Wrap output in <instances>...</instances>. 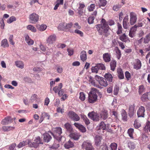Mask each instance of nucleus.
Returning a JSON list of instances; mask_svg holds the SVG:
<instances>
[{
  "label": "nucleus",
  "mask_w": 150,
  "mask_h": 150,
  "mask_svg": "<svg viewBox=\"0 0 150 150\" xmlns=\"http://www.w3.org/2000/svg\"><path fill=\"white\" fill-rule=\"evenodd\" d=\"M101 22L102 24L97 25L98 31L100 35H102L103 33H106L108 31L109 27L108 25V24L110 26L114 25L115 24L114 21L112 20H110L108 22V24L105 22V19H102Z\"/></svg>",
  "instance_id": "1"
},
{
  "label": "nucleus",
  "mask_w": 150,
  "mask_h": 150,
  "mask_svg": "<svg viewBox=\"0 0 150 150\" xmlns=\"http://www.w3.org/2000/svg\"><path fill=\"white\" fill-rule=\"evenodd\" d=\"M54 132L53 135L58 142L62 143L65 141L64 137L61 135L62 131V129L60 127H58L55 128L54 130Z\"/></svg>",
  "instance_id": "2"
},
{
  "label": "nucleus",
  "mask_w": 150,
  "mask_h": 150,
  "mask_svg": "<svg viewBox=\"0 0 150 150\" xmlns=\"http://www.w3.org/2000/svg\"><path fill=\"white\" fill-rule=\"evenodd\" d=\"M100 92L96 88H92L88 94V101L90 103L95 102L97 100V94Z\"/></svg>",
  "instance_id": "3"
},
{
  "label": "nucleus",
  "mask_w": 150,
  "mask_h": 150,
  "mask_svg": "<svg viewBox=\"0 0 150 150\" xmlns=\"http://www.w3.org/2000/svg\"><path fill=\"white\" fill-rule=\"evenodd\" d=\"M82 148L86 150H94V148L91 142L89 141H84L83 143Z\"/></svg>",
  "instance_id": "4"
},
{
  "label": "nucleus",
  "mask_w": 150,
  "mask_h": 150,
  "mask_svg": "<svg viewBox=\"0 0 150 150\" xmlns=\"http://www.w3.org/2000/svg\"><path fill=\"white\" fill-rule=\"evenodd\" d=\"M29 21L30 23L34 24L37 22L39 20V15L35 13L31 14L29 16Z\"/></svg>",
  "instance_id": "5"
},
{
  "label": "nucleus",
  "mask_w": 150,
  "mask_h": 150,
  "mask_svg": "<svg viewBox=\"0 0 150 150\" xmlns=\"http://www.w3.org/2000/svg\"><path fill=\"white\" fill-rule=\"evenodd\" d=\"M106 129V126L105 124L103 122H101L97 126L96 129L98 133L102 134L104 132V130Z\"/></svg>",
  "instance_id": "6"
},
{
  "label": "nucleus",
  "mask_w": 150,
  "mask_h": 150,
  "mask_svg": "<svg viewBox=\"0 0 150 150\" xmlns=\"http://www.w3.org/2000/svg\"><path fill=\"white\" fill-rule=\"evenodd\" d=\"M56 36L54 35H50L46 39L47 44L48 45L52 44L56 40Z\"/></svg>",
  "instance_id": "7"
},
{
  "label": "nucleus",
  "mask_w": 150,
  "mask_h": 150,
  "mask_svg": "<svg viewBox=\"0 0 150 150\" xmlns=\"http://www.w3.org/2000/svg\"><path fill=\"white\" fill-rule=\"evenodd\" d=\"M68 115L71 120L75 121H78L80 119L79 115L73 111H70L68 114Z\"/></svg>",
  "instance_id": "8"
},
{
  "label": "nucleus",
  "mask_w": 150,
  "mask_h": 150,
  "mask_svg": "<svg viewBox=\"0 0 150 150\" xmlns=\"http://www.w3.org/2000/svg\"><path fill=\"white\" fill-rule=\"evenodd\" d=\"M88 116L93 121H97L99 120V117L97 114L93 112H89L88 114Z\"/></svg>",
  "instance_id": "9"
},
{
  "label": "nucleus",
  "mask_w": 150,
  "mask_h": 150,
  "mask_svg": "<svg viewBox=\"0 0 150 150\" xmlns=\"http://www.w3.org/2000/svg\"><path fill=\"white\" fill-rule=\"evenodd\" d=\"M130 23L131 25H134L136 22L137 17L136 14L133 12L130 13Z\"/></svg>",
  "instance_id": "10"
},
{
  "label": "nucleus",
  "mask_w": 150,
  "mask_h": 150,
  "mask_svg": "<svg viewBox=\"0 0 150 150\" xmlns=\"http://www.w3.org/2000/svg\"><path fill=\"white\" fill-rule=\"evenodd\" d=\"M145 110L144 107L140 106L137 112V115L138 117H144Z\"/></svg>",
  "instance_id": "11"
},
{
  "label": "nucleus",
  "mask_w": 150,
  "mask_h": 150,
  "mask_svg": "<svg viewBox=\"0 0 150 150\" xmlns=\"http://www.w3.org/2000/svg\"><path fill=\"white\" fill-rule=\"evenodd\" d=\"M35 142L33 143L32 147H33L37 148L39 144H42L41 142V140L40 137H38L36 138L34 140Z\"/></svg>",
  "instance_id": "12"
},
{
  "label": "nucleus",
  "mask_w": 150,
  "mask_h": 150,
  "mask_svg": "<svg viewBox=\"0 0 150 150\" xmlns=\"http://www.w3.org/2000/svg\"><path fill=\"white\" fill-rule=\"evenodd\" d=\"M30 143L31 142L30 140L29 139H27L25 141H23L22 142H20L17 146V147L18 148H20L28 144H30Z\"/></svg>",
  "instance_id": "13"
},
{
  "label": "nucleus",
  "mask_w": 150,
  "mask_h": 150,
  "mask_svg": "<svg viewBox=\"0 0 150 150\" xmlns=\"http://www.w3.org/2000/svg\"><path fill=\"white\" fill-rule=\"evenodd\" d=\"M74 126L78 128L81 132H86V129L85 127L79 123H75L74 124Z\"/></svg>",
  "instance_id": "14"
},
{
  "label": "nucleus",
  "mask_w": 150,
  "mask_h": 150,
  "mask_svg": "<svg viewBox=\"0 0 150 150\" xmlns=\"http://www.w3.org/2000/svg\"><path fill=\"white\" fill-rule=\"evenodd\" d=\"M102 139V137L99 135H96L95 138V144L97 146H99L101 144Z\"/></svg>",
  "instance_id": "15"
},
{
  "label": "nucleus",
  "mask_w": 150,
  "mask_h": 150,
  "mask_svg": "<svg viewBox=\"0 0 150 150\" xmlns=\"http://www.w3.org/2000/svg\"><path fill=\"white\" fill-rule=\"evenodd\" d=\"M141 67V61L137 59L135 60V62L134 63V68L137 70L140 69Z\"/></svg>",
  "instance_id": "16"
},
{
  "label": "nucleus",
  "mask_w": 150,
  "mask_h": 150,
  "mask_svg": "<svg viewBox=\"0 0 150 150\" xmlns=\"http://www.w3.org/2000/svg\"><path fill=\"white\" fill-rule=\"evenodd\" d=\"M150 95V93L147 92L143 94L141 97V99L143 101H145L149 99V96Z\"/></svg>",
  "instance_id": "17"
},
{
  "label": "nucleus",
  "mask_w": 150,
  "mask_h": 150,
  "mask_svg": "<svg viewBox=\"0 0 150 150\" xmlns=\"http://www.w3.org/2000/svg\"><path fill=\"white\" fill-rule=\"evenodd\" d=\"M128 16H126L124 18L123 21V26L125 29H127L128 27Z\"/></svg>",
  "instance_id": "18"
},
{
  "label": "nucleus",
  "mask_w": 150,
  "mask_h": 150,
  "mask_svg": "<svg viewBox=\"0 0 150 150\" xmlns=\"http://www.w3.org/2000/svg\"><path fill=\"white\" fill-rule=\"evenodd\" d=\"M103 58L105 62H109L111 60L110 55L108 53L103 54Z\"/></svg>",
  "instance_id": "19"
},
{
  "label": "nucleus",
  "mask_w": 150,
  "mask_h": 150,
  "mask_svg": "<svg viewBox=\"0 0 150 150\" xmlns=\"http://www.w3.org/2000/svg\"><path fill=\"white\" fill-rule=\"evenodd\" d=\"M11 119L10 117H7L1 121V124L3 125H7L11 122Z\"/></svg>",
  "instance_id": "20"
},
{
  "label": "nucleus",
  "mask_w": 150,
  "mask_h": 150,
  "mask_svg": "<svg viewBox=\"0 0 150 150\" xmlns=\"http://www.w3.org/2000/svg\"><path fill=\"white\" fill-rule=\"evenodd\" d=\"M25 40L27 43L29 45H32L34 43L33 41L30 38L29 36L27 34L25 36Z\"/></svg>",
  "instance_id": "21"
},
{
  "label": "nucleus",
  "mask_w": 150,
  "mask_h": 150,
  "mask_svg": "<svg viewBox=\"0 0 150 150\" xmlns=\"http://www.w3.org/2000/svg\"><path fill=\"white\" fill-rule=\"evenodd\" d=\"M120 39L122 41L125 42H130L128 38L125 33L120 37Z\"/></svg>",
  "instance_id": "22"
},
{
  "label": "nucleus",
  "mask_w": 150,
  "mask_h": 150,
  "mask_svg": "<svg viewBox=\"0 0 150 150\" xmlns=\"http://www.w3.org/2000/svg\"><path fill=\"white\" fill-rule=\"evenodd\" d=\"M70 137L74 140H78L81 136L79 133H71L70 135Z\"/></svg>",
  "instance_id": "23"
},
{
  "label": "nucleus",
  "mask_w": 150,
  "mask_h": 150,
  "mask_svg": "<svg viewBox=\"0 0 150 150\" xmlns=\"http://www.w3.org/2000/svg\"><path fill=\"white\" fill-rule=\"evenodd\" d=\"M80 57L81 59L84 62L87 59V55L86 52L85 51H82L81 53Z\"/></svg>",
  "instance_id": "24"
},
{
  "label": "nucleus",
  "mask_w": 150,
  "mask_h": 150,
  "mask_svg": "<svg viewBox=\"0 0 150 150\" xmlns=\"http://www.w3.org/2000/svg\"><path fill=\"white\" fill-rule=\"evenodd\" d=\"M44 135V140L45 142H48L52 139V137L47 133H45L43 134Z\"/></svg>",
  "instance_id": "25"
},
{
  "label": "nucleus",
  "mask_w": 150,
  "mask_h": 150,
  "mask_svg": "<svg viewBox=\"0 0 150 150\" xmlns=\"http://www.w3.org/2000/svg\"><path fill=\"white\" fill-rule=\"evenodd\" d=\"M117 73L118 77L120 79H122L124 78V76L123 71L121 68H119L117 69Z\"/></svg>",
  "instance_id": "26"
},
{
  "label": "nucleus",
  "mask_w": 150,
  "mask_h": 150,
  "mask_svg": "<svg viewBox=\"0 0 150 150\" xmlns=\"http://www.w3.org/2000/svg\"><path fill=\"white\" fill-rule=\"evenodd\" d=\"M101 117L103 120H105L108 117V114L106 110L102 111L100 113Z\"/></svg>",
  "instance_id": "27"
},
{
  "label": "nucleus",
  "mask_w": 150,
  "mask_h": 150,
  "mask_svg": "<svg viewBox=\"0 0 150 150\" xmlns=\"http://www.w3.org/2000/svg\"><path fill=\"white\" fill-rule=\"evenodd\" d=\"M74 146V143L70 140H69L67 142L64 144L65 147L67 149L73 147Z\"/></svg>",
  "instance_id": "28"
},
{
  "label": "nucleus",
  "mask_w": 150,
  "mask_h": 150,
  "mask_svg": "<svg viewBox=\"0 0 150 150\" xmlns=\"http://www.w3.org/2000/svg\"><path fill=\"white\" fill-rule=\"evenodd\" d=\"M1 46L4 48L8 47L9 46V44L6 39H4L1 41Z\"/></svg>",
  "instance_id": "29"
},
{
  "label": "nucleus",
  "mask_w": 150,
  "mask_h": 150,
  "mask_svg": "<svg viewBox=\"0 0 150 150\" xmlns=\"http://www.w3.org/2000/svg\"><path fill=\"white\" fill-rule=\"evenodd\" d=\"M104 77L106 79V80H107L109 82H111L112 81L113 77L110 73L106 74L105 75Z\"/></svg>",
  "instance_id": "30"
},
{
  "label": "nucleus",
  "mask_w": 150,
  "mask_h": 150,
  "mask_svg": "<svg viewBox=\"0 0 150 150\" xmlns=\"http://www.w3.org/2000/svg\"><path fill=\"white\" fill-rule=\"evenodd\" d=\"M36 27L38 29L41 31H43L45 30L47 28V26L45 24H42L41 25H37Z\"/></svg>",
  "instance_id": "31"
},
{
  "label": "nucleus",
  "mask_w": 150,
  "mask_h": 150,
  "mask_svg": "<svg viewBox=\"0 0 150 150\" xmlns=\"http://www.w3.org/2000/svg\"><path fill=\"white\" fill-rule=\"evenodd\" d=\"M15 64L17 67L21 69H23L24 67V64L22 61H16L15 62Z\"/></svg>",
  "instance_id": "32"
},
{
  "label": "nucleus",
  "mask_w": 150,
  "mask_h": 150,
  "mask_svg": "<svg viewBox=\"0 0 150 150\" xmlns=\"http://www.w3.org/2000/svg\"><path fill=\"white\" fill-rule=\"evenodd\" d=\"M99 84L101 86L104 87H106L108 85V83L105 79L103 78L100 82Z\"/></svg>",
  "instance_id": "33"
},
{
  "label": "nucleus",
  "mask_w": 150,
  "mask_h": 150,
  "mask_svg": "<svg viewBox=\"0 0 150 150\" xmlns=\"http://www.w3.org/2000/svg\"><path fill=\"white\" fill-rule=\"evenodd\" d=\"M81 118L83 120L86 125H88L90 124V122L89 120L86 115L81 114Z\"/></svg>",
  "instance_id": "34"
},
{
  "label": "nucleus",
  "mask_w": 150,
  "mask_h": 150,
  "mask_svg": "<svg viewBox=\"0 0 150 150\" xmlns=\"http://www.w3.org/2000/svg\"><path fill=\"white\" fill-rule=\"evenodd\" d=\"M64 127L67 131L71 132L73 131V129L71 125L69 123H66L64 125Z\"/></svg>",
  "instance_id": "35"
},
{
  "label": "nucleus",
  "mask_w": 150,
  "mask_h": 150,
  "mask_svg": "<svg viewBox=\"0 0 150 150\" xmlns=\"http://www.w3.org/2000/svg\"><path fill=\"white\" fill-rule=\"evenodd\" d=\"M129 115L131 117L133 116L134 111V105H132L129 106Z\"/></svg>",
  "instance_id": "36"
},
{
  "label": "nucleus",
  "mask_w": 150,
  "mask_h": 150,
  "mask_svg": "<svg viewBox=\"0 0 150 150\" xmlns=\"http://www.w3.org/2000/svg\"><path fill=\"white\" fill-rule=\"evenodd\" d=\"M14 127L11 126H4L2 127L3 130L5 132H8L14 129Z\"/></svg>",
  "instance_id": "37"
},
{
  "label": "nucleus",
  "mask_w": 150,
  "mask_h": 150,
  "mask_svg": "<svg viewBox=\"0 0 150 150\" xmlns=\"http://www.w3.org/2000/svg\"><path fill=\"white\" fill-rule=\"evenodd\" d=\"M99 69L98 64L94 67H92L91 70L92 72L95 73H97Z\"/></svg>",
  "instance_id": "38"
},
{
  "label": "nucleus",
  "mask_w": 150,
  "mask_h": 150,
  "mask_svg": "<svg viewBox=\"0 0 150 150\" xmlns=\"http://www.w3.org/2000/svg\"><path fill=\"white\" fill-rule=\"evenodd\" d=\"M116 62L115 61H112L110 62L111 69L112 71L115 70V68L116 67Z\"/></svg>",
  "instance_id": "39"
},
{
  "label": "nucleus",
  "mask_w": 150,
  "mask_h": 150,
  "mask_svg": "<svg viewBox=\"0 0 150 150\" xmlns=\"http://www.w3.org/2000/svg\"><path fill=\"white\" fill-rule=\"evenodd\" d=\"M117 33L119 35L122 33V28L121 24L118 23L117 24Z\"/></svg>",
  "instance_id": "40"
},
{
  "label": "nucleus",
  "mask_w": 150,
  "mask_h": 150,
  "mask_svg": "<svg viewBox=\"0 0 150 150\" xmlns=\"http://www.w3.org/2000/svg\"><path fill=\"white\" fill-rule=\"evenodd\" d=\"M27 28L33 32L35 33L36 31V29L35 27L31 25H28L27 27Z\"/></svg>",
  "instance_id": "41"
},
{
  "label": "nucleus",
  "mask_w": 150,
  "mask_h": 150,
  "mask_svg": "<svg viewBox=\"0 0 150 150\" xmlns=\"http://www.w3.org/2000/svg\"><path fill=\"white\" fill-rule=\"evenodd\" d=\"M145 88L143 85L139 86L138 92L140 94L145 91Z\"/></svg>",
  "instance_id": "42"
},
{
  "label": "nucleus",
  "mask_w": 150,
  "mask_h": 150,
  "mask_svg": "<svg viewBox=\"0 0 150 150\" xmlns=\"http://www.w3.org/2000/svg\"><path fill=\"white\" fill-rule=\"evenodd\" d=\"M150 41V33L146 35L144 38V43H148Z\"/></svg>",
  "instance_id": "43"
},
{
  "label": "nucleus",
  "mask_w": 150,
  "mask_h": 150,
  "mask_svg": "<svg viewBox=\"0 0 150 150\" xmlns=\"http://www.w3.org/2000/svg\"><path fill=\"white\" fill-rule=\"evenodd\" d=\"M37 98V95L36 94H34L31 97L29 102L30 103H33L35 100Z\"/></svg>",
  "instance_id": "44"
},
{
  "label": "nucleus",
  "mask_w": 150,
  "mask_h": 150,
  "mask_svg": "<svg viewBox=\"0 0 150 150\" xmlns=\"http://www.w3.org/2000/svg\"><path fill=\"white\" fill-rule=\"evenodd\" d=\"M16 19L15 17L12 16L7 20V22L8 23H11L13 21H16Z\"/></svg>",
  "instance_id": "45"
},
{
  "label": "nucleus",
  "mask_w": 150,
  "mask_h": 150,
  "mask_svg": "<svg viewBox=\"0 0 150 150\" xmlns=\"http://www.w3.org/2000/svg\"><path fill=\"white\" fill-rule=\"evenodd\" d=\"M128 146L130 149H133L135 148V145L132 142H129L128 143Z\"/></svg>",
  "instance_id": "46"
},
{
  "label": "nucleus",
  "mask_w": 150,
  "mask_h": 150,
  "mask_svg": "<svg viewBox=\"0 0 150 150\" xmlns=\"http://www.w3.org/2000/svg\"><path fill=\"white\" fill-rule=\"evenodd\" d=\"M65 24L64 23H61L59 24L58 28L60 30H64L65 29Z\"/></svg>",
  "instance_id": "47"
},
{
  "label": "nucleus",
  "mask_w": 150,
  "mask_h": 150,
  "mask_svg": "<svg viewBox=\"0 0 150 150\" xmlns=\"http://www.w3.org/2000/svg\"><path fill=\"white\" fill-rule=\"evenodd\" d=\"M110 146L112 150H116L117 149V144L115 143H113L111 144Z\"/></svg>",
  "instance_id": "48"
},
{
  "label": "nucleus",
  "mask_w": 150,
  "mask_h": 150,
  "mask_svg": "<svg viewBox=\"0 0 150 150\" xmlns=\"http://www.w3.org/2000/svg\"><path fill=\"white\" fill-rule=\"evenodd\" d=\"M116 52L117 54V59H119L121 56V54L120 50L118 48L116 50Z\"/></svg>",
  "instance_id": "49"
},
{
  "label": "nucleus",
  "mask_w": 150,
  "mask_h": 150,
  "mask_svg": "<svg viewBox=\"0 0 150 150\" xmlns=\"http://www.w3.org/2000/svg\"><path fill=\"white\" fill-rule=\"evenodd\" d=\"M79 94V99L81 100H84L85 99V95L84 93L83 92H81Z\"/></svg>",
  "instance_id": "50"
},
{
  "label": "nucleus",
  "mask_w": 150,
  "mask_h": 150,
  "mask_svg": "<svg viewBox=\"0 0 150 150\" xmlns=\"http://www.w3.org/2000/svg\"><path fill=\"white\" fill-rule=\"evenodd\" d=\"M99 5L100 6H104L107 4V1L106 0H99Z\"/></svg>",
  "instance_id": "51"
},
{
  "label": "nucleus",
  "mask_w": 150,
  "mask_h": 150,
  "mask_svg": "<svg viewBox=\"0 0 150 150\" xmlns=\"http://www.w3.org/2000/svg\"><path fill=\"white\" fill-rule=\"evenodd\" d=\"M94 18V17L93 16H91L88 18V23L89 24L93 23Z\"/></svg>",
  "instance_id": "52"
},
{
  "label": "nucleus",
  "mask_w": 150,
  "mask_h": 150,
  "mask_svg": "<svg viewBox=\"0 0 150 150\" xmlns=\"http://www.w3.org/2000/svg\"><path fill=\"white\" fill-rule=\"evenodd\" d=\"M134 132V129L132 128H130L128 130V133L131 138H133V134Z\"/></svg>",
  "instance_id": "53"
},
{
  "label": "nucleus",
  "mask_w": 150,
  "mask_h": 150,
  "mask_svg": "<svg viewBox=\"0 0 150 150\" xmlns=\"http://www.w3.org/2000/svg\"><path fill=\"white\" fill-rule=\"evenodd\" d=\"M121 5L119 4H116L114 6L113 9L114 11H117L120 8H121Z\"/></svg>",
  "instance_id": "54"
},
{
  "label": "nucleus",
  "mask_w": 150,
  "mask_h": 150,
  "mask_svg": "<svg viewBox=\"0 0 150 150\" xmlns=\"http://www.w3.org/2000/svg\"><path fill=\"white\" fill-rule=\"evenodd\" d=\"M121 115L122 119L126 121L127 118L126 112L124 110L121 113Z\"/></svg>",
  "instance_id": "55"
},
{
  "label": "nucleus",
  "mask_w": 150,
  "mask_h": 150,
  "mask_svg": "<svg viewBox=\"0 0 150 150\" xmlns=\"http://www.w3.org/2000/svg\"><path fill=\"white\" fill-rule=\"evenodd\" d=\"M145 130H149L150 132V122L147 121L146 122V125L144 127Z\"/></svg>",
  "instance_id": "56"
},
{
  "label": "nucleus",
  "mask_w": 150,
  "mask_h": 150,
  "mask_svg": "<svg viewBox=\"0 0 150 150\" xmlns=\"http://www.w3.org/2000/svg\"><path fill=\"white\" fill-rule=\"evenodd\" d=\"M95 4H91L90 6L88 7V9L89 11H93L94 9Z\"/></svg>",
  "instance_id": "57"
},
{
  "label": "nucleus",
  "mask_w": 150,
  "mask_h": 150,
  "mask_svg": "<svg viewBox=\"0 0 150 150\" xmlns=\"http://www.w3.org/2000/svg\"><path fill=\"white\" fill-rule=\"evenodd\" d=\"M74 33L79 34L81 37H83V33L78 29H76L75 30H74Z\"/></svg>",
  "instance_id": "58"
},
{
  "label": "nucleus",
  "mask_w": 150,
  "mask_h": 150,
  "mask_svg": "<svg viewBox=\"0 0 150 150\" xmlns=\"http://www.w3.org/2000/svg\"><path fill=\"white\" fill-rule=\"evenodd\" d=\"M98 67L99 69H101L102 70H105V65L102 64H98Z\"/></svg>",
  "instance_id": "59"
},
{
  "label": "nucleus",
  "mask_w": 150,
  "mask_h": 150,
  "mask_svg": "<svg viewBox=\"0 0 150 150\" xmlns=\"http://www.w3.org/2000/svg\"><path fill=\"white\" fill-rule=\"evenodd\" d=\"M13 35H10L9 41L10 44L12 45H14L15 44L14 42L13 41Z\"/></svg>",
  "instance_id": "60"
},
{
  "label": "nucleus",
  "mask_w": 150,
  "mask_h": 150,
  "mask_svg": "<svg viewBox=\"0 0 150 150\" xmlns=\"http://www.w3.org/2000/svg\"><path fill=\"white\" fill-rule=\"evenodd\" d=\"M119 90V87L117 86H115L114 87V94L115 95H117L118 94Z\"/></svg>",
  "instance_id": "61"
},
{
  "label": "nucleus",
  "mask_w": 150,
  "mask_h": 150,
  "mask_svg": "<svg viewBox=\"0 0 150 150\" xmlns=\"http://www.w3.org/2000/svg\"><path fill=\"white\" fill-rule=\"evenodd\" d=\"M125 76L127 80H129L131 78V75L130 73L127 71H126L125 73Z\"/></svg>",
  "instance_id": "62"
},
{
  "label": "nucleus",
  "mask_w": 150,
  "mask_h": 150,
  "mask_svg": "<svg viewBox=\"0 0 150 150\" xmlns=\"http://www.w3.org/2000/svg\"><path fill=\"white\" fill-rule=\"evenodd\" d=\"M103 78V77L97 75H96L95 76V80L98 81L99 83H100V82L101 80Z\"/></svg>",
  "instance_id": "63"
},
{
  "label": "nucleus",
  "mask_w": 150,
  "mask_h": 150,
  "mask_svg": "<svg viewBox=\"0 0 150 150\" xmlns=\"http://www.w3.org/2000/svg\"><path fill=\"white\" fill-rule=\"evenodd\" d=\"M72 25L73 24L71 23L66 24L65 25V29H68L71 28L72 26Z\"/></svg>",
  "instance_id": "64"
}]
</instances>
